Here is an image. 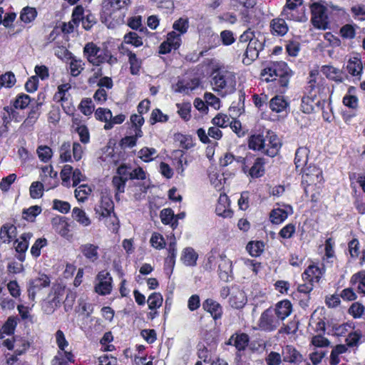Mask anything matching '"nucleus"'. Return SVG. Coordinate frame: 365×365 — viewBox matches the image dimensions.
<instances>
[{
    "mask_svg": "<svg viewBox=\"0 0 365 365\" xmlns=\"http://www.w3.org/2000/svg\"><path fill=\"white\" fill-rule=\"evenodd\" d=\"M38 158L44 163H47L53 155L52 150L47 145H39L36 150Z\"/></svg>",
    "mask_w": 365,
    "mask_h": 365,
    "instance_id": "864d4df0",
    "label": "nucleus"
},
{
    "mask_svg": "<svg viewBox=\"0 0 365 365\" xmlns=\"http://www.w3.org/2000/svg\"><path fill=\"white\" fill-rule=\"evenodd\" d=\"M178 113L185 120L187 121L190 119L191 115V103L189 102H185L182 103H177Z\"/></svg>",
    "mask_w": 365,
    "mask_h": 365,
    "instance_id": "09e8293b",
    "label": "nucleus"
},
{
    "mask_svg": "<svg viewBox=\"0 0 365 365\" xmlns=\"http://www.w3.org/2000/svg\"><path fill=\"white\" fill-rule=\"evenodd\" d=\"M323 175L322 170L315 165H307L302 169V183L309 186L322 182Z\"/></svg>",
    "mask_w": 365,
    "mask_h": 365,
    "instance_id": "0eeeda50",
    "label": "nucleus"
},
{
    "mask_svg": "<svg viewBox=\"0 0 365 365\" xmlns=\"http://www.w3.org/2000/svg\"><path fill=\"white\" fill-rule=\"evenodd\" d=\"M177 256V244L175 240L169 243L168 247V256L165 260V267H169L170 269V272H172L175 264V259Z\"/></svg>",
    "mask_w": 365,
    "mask_h": 365,
    "instance_id": "f704fd0d",
    "label": "nucleus"
},
{
    "mask_svg": "<svg viewBox=\"0 0 365 365\" xmlns=\"http://www.w3.org/2000/svg\"><path fill=\"white\" fill-rule=\"evenodd\" d=\"M200 81L197 78H182L179 79L173 89L175 93L189 94L199 86Z\"/></svg>",
    "mask_w": 365,
    "mask_h": 365,
    "instance_id": "ddd939ff",
    "label": "nucleus"
},
{
    "mask_svg": "<svg viewBox=\"0 0 365 365\" xmlns=\"http://www.w3.org/2000/svg\"><path fill=\"white\" fill-rule=\"evenodd\" d=\"M198 254L190 247H185L182 250L180 260L187 267H195L197 264Z\"/></svg>",
    "mask_w": 365,
    "mask_h": 365,
    "instance_id": "5701e85b",
    "label": "nucleus"
},
{
    "mask_svg": "<svg viewBox=\"0 0 365 365\" xmlns=\"http://www.w3.org/2000/svg\"><path fill=\"white\" fill-rule=\"evenodd\" d=\"M38 106L39 104H37L36 107H32L27 118L23 122L22 127H31L34 125L39 117Z\"/></svg>",
    "mask_w": 365,
    "mask_h": 365,
    "instance_id": "37998d69",
    "label": "nucleus"
},
{
    "mask_svg": "<svg viewBox=\"0 0 365 365\" xmlns=\"http://www.w3.org/2000/svg\"><path fill=\"white\" fill-rule=\"evenodd\" d=\"M124 43L139 47L143 45V40L137 33L130 31L124 36Z\"/></svg>",
    "mask_w": 365,
    "mask_h": 365,
    "instance_id": "603ef678",
    "label": "nucleus"
},
{
    "mask_svg": "<svg viewBox=\"0 0 365 365\" xmlns=\"http://www.w3.org/2000/svg\"><path fill=\"white\" fill-rule=\"evenodd\" d=\"M247 303V298L243 291L236 288L231 292L229 299L230 305L234 309H242Z\"/></svg>",
    "mask_w": 365,
    "mask_h": 365,
    "instance_id": "412c9836",
    "label": "nucleus"
},
{
    "mask_svg": "<svg viewBox=\"0 0 365 365\" xmlns=\"http://www.w3.org/2000/svg\"><path fill=\"white\" fill-rule=\"evenodd\" d=\"M37 11L34 7L26 6L20 14V19L25 24L31 23L37 16Z\"/></svg>",
    "mask_w": 365,
    "mask_h": 365,
    "instance_id": "79ce46f5",
    "label": "nucleus"
},
{
    "mask_svg": "<svg viewBox=\"0 0 365 365\" xmlns=\"http://www.w3.org/2000/svg\"><path fill=\"white\" fill-rule=\"evenodd\" d=\"M267 140L261 134L252 135L250 137L248 140V147L253 150L262 151L264 153V148H266Z\"/></svg>",
    "mask_w": 365,
    "mask_h": 365,
    "instance_id": "c85d7f7f",
    "label": "nucleus"
},
{
    "mask_svg": "<svg viewBox=\"0 0 365 365\" xmlns=\"http://www.w3.org/2000/svg\"><path fill=\"white\" fill-rule=\"evenodd\" d=\"M321 71L327 78L331 81L337 83H341L344 81L342 71L331 65L323 66Z\"/></svg>",
    "mask_w": 365,
    "mask_h": 365,
    "instance_id": "393cba45",
    "label": "nucleus"
},
{
    "mask_svg": "<svg viewBox=\"0 0 365 365\" xmlns=\"http://www.w3.org/2000/svg\"><path fill=\"white\" fill-rule=\"evenodd\" d=\"M271 32L273 35L282 36L285 35L289 27L285 22L284 18H277L272 20L270 23Z\"/></svg>",
    "mask_w": 365,
    "mask_h": 365,
    "instance_id": "a878e982",
    "label": "nucleus"
},
{
    "mask_svg": "<svg viewBox=\"0 0 365 365\" xmlns=\"http://www.w3.org/2000/svg\"><path fill=\"white\" fill-rule=\"evenodd\" d=\"M74 362V356L71 351H58L51 361V365H69Z\"/></svg>",
    "mask_w": 365,
    "mask_h": 365,
    "instance_id": "72a5a7b5",
    "label": "nucleus"
},
{
    "mask_svg": "<svg viewBox=\"0 0 365 365\" xmlns=\"http://www.w3.org/2000/svg\"><path fill=\"white\" fill-rule=\"evenodd\" d=\"M58 173L53 170L52 165H45L41 168L40 178L46 190L56 187L58 184Z\"/></svg>",
    "mask_w": 365,
    "mask_h": 365,
    "instance_id": "9d476101",
    "label": "nucleus"
},
{
    "mask_svg": "<svg viewBox=\"0 0 365 365\" xmlns=\"http://www.w3.org/2000/svg\"><path fill=\"white\" fill-rule=\"evenodd\" d=\"M15 75L11 72H6L0 76V89L4 88H11L16 83Z\"/></svg>",
    "mask_w": 365,
    "mask_h": 365,
    "instance_id": "de8ad7c7",
    "label": "nucleus"
},
{
    "mask_svg": "<svg viewBox=\"0 0 365 365\" xmlns=\"http://www.w3.org/2000/svg\"><path fill=\"white\" fill-rule=\"evenodd\" d=\"M128 180L123 178V177H115L113 178V185L115 189V199L117 200H120V194L123 193L125 192V183Z\"/></svg>",
    "mask_w": 365,
    "mask_h": 365,
    "instance_id": "49530a36",
    "label": "nucleus"
},
{
    "mask_svg": "<svg viewBox=\"0 0 365 365\" xmlns=\"http://www.w3.org/2000/svg\"><path fill=\"white\" fill-rule=\"evenodd\" d=\"M282 356L285 362L299 363L302 361V355L292 345H286L282 347Z\"/></svg>",
    "mask_w": 365,
    "mask_h": 365,
    "instance_id": "dca6fc26",
    "label": "nucleus"
},
{
    "mask_svg": "<svg viewBox=\"0 0 365 365\" xmlns=\"http://www.w3.org/2000/svg\"><path fill=\"white\" fill-rule=\"evenodd\" d=\"M289 106L288 101L282 96L277 95L269 101V108L275 113H282Z\"/></svg>",
    "mask_w": 365,
    "mask_h": 365,
    "instance_id": "2f4dec72",
    "label": "nucleus"
},
{
    "mask_svg": "<svg viewBox=\"0 0 365 365\" xmlns=\"http://www.w3.org/2000/svg\"><path fill=\"white\" fill-rule=\"evenodd\" d=\"M203 35L207 36L208 39L207 43L208 46L205 48L204 51H200V56H204L205 53L210 49L215 48L219 43V36L217 34L213 32L210 29H206L203 32L201 33L200 36L202 37ZM202 40V38H200Z\"/></svg>",
    "mask_w": 365,
    "mask_h": 365,
    "instance_id": "473e14b6",
    "label": "nucleus"
},
{
    "mask_svg": "<svg viewBox=\"0 0 365 365\" xmlns=\"http://www.w3.org/2000/svg\"><path fill=\"white\" fill-rule=\"evenodd\" d=\"M78 108L85 115H90L93 113L95 106L91 98H86L81 100Z\"/></svg>",
    "mask_w": 365,
    "mask_h": 365,
    "instance_id": "8fccbe9b",
    "label": "nucleus"
},
{
    "mask_svg": "<svg viewBox=\"0 0 365 365\" xmlns=\"http://www.w3.org/2000/svg\"><path fill=\"white\" fill-rule=\"evenodd\" d=\"M175 215L173 211L170 208L163 209L160 212V219L164 225H170L173 229L178 226L177 220H174Z\"/></svg>",
    "mask_w": 365,
    "mask_h": 365,
    "instance_id": "a19ab883",
    "label": "nucleus"
},
{
    "mask_svg": "<svg viewBox=\"0 0 365 365\" xmlns=\"http://www.w3.org/2000/svg\"><path fill=\"white\" fill-rule=\"evenodd\" d=\"M47 240L45 238H38L36 240L34 244L31 248V254L35 258H37L41 255V249L46 246Z\"/></svg>",
    "mask_w": 365,
    "mask_h": 365,
    "instance_id": "680f3d73",
    "label": "nucleus"
},
{
    "mask_svg": "<svg viewBox=\"0 0 365 365\" xmlns=\"http://www.w3.org/2000/svg\"><path fill=\"white\" fill-rule=\"evenodd\" d=\"M242 9L240 11L242 21L250 26L259 25L267 16L266 7L262 4H257V0H236Z\"/></svg>",
    "mask_w": 365,
    "mask_h": 365,
    "instance_id": "f03ea898",
    "label": "nucleus"
},
{
    "mask_svg": "<svg viewBox=\"0 0 365 365\" xmlns=\"http://www.w3.org/2000/svg\"><path fill=\"white\" fill-rule=\"evenodd\" d=\"M111 111L108 108H98L95 112V117L97 120L105 122H110L111 119Z\"/></svg>",
    "mask_w": 365,
    "mask_h": 365,
    "instance_id": "e2e57ef3",
    "label": "nucleus"
},
{
    "mask_svg": "<svg viewBox=\"0 0 365 365\" xmlns=\"http://www.w3.org/2000/svg\"><path fill=\"white\" fill-rule=\"evenodd\" d=\"M129 63L130 65V73L133 75H136L138 73L140 66H141V61L139 60L136 55L134 53H132L130 51L128 53Z\"/></svg>",
    "mask_w": 365,
    "mask_h": 365,
    "instance_id": "13d9d810",
    "label": "nucleus"
},
{
    "mask_svg": "<svg viewBox=\"0 0 365 365\" xmlns=\"http://www.w3.org/2000/svg\"><path fill=\"white\" fill-rule=\"evenodd\" d=\"M264 164L265 160L262 158H257L255 159L252 165L250 168L251 164H248V170L246 173L252 178H258L262 177L264 173Z\"/></svg>",
    "mask_w": 365,
    "mask_h": 365,
    "instance_id": "4be33fe9",
    "label": "nucleus"
},
{
    "mask_svg": "<svg viewBox=\"0 0 365 365\" xmlns=\"http://www.w3.org/2000/svg\"><path fill=\"white\" fill-rule=\"evenodd\" d=\"M326 8L319 3H314L311 6L312 21L314 27L326 29L328 26V17Z\"/></svg>",
    "mask_w": 365,
    "mask_h": 365,
    "instance_id": "6e6552de",
    "label": "nucleus"
},
{
    "mask_svg": "<svg viewBox=\"0 0 365 365\" xmlns=\"http://www.w3.org/2000/svg\"><path fill=\"white\" fill-rule=\"evenodd\" d=\"M173 28L175 31L180 32L179 34H184L189 28V21L187 18H180L173 24Z\"/></svg>",
    "mask_w": 365,
    "mask_h": 365,
    "instance_id": "bf43d9fd",
    "label": "nucleus"
},
{
    "mask_svg": "<svg viewBox=\"0 0 365 365\" xmlns=\"http://www.w3.org/2000/svg\"><path fill=\"white\" fill-rule=\"evenodd\" d=\"M216 214L222 217H232V212L230 208V200L225 194H220L215 208Z\"/></svg>",
    "mask_w": 365,
    "mask_h": 365,
    "instance_id": "f3484780",
    "label": "nucleus"
},
{
    "mask_svg": "<svg viewBox=\"0 0 365 365\" xmlns=\"http://www.w3.org/2000/svg\"><path fill=\"white\" fill-rule=\"evenodd\" d=\"M202 308L210 313L215 320L219 319L222 315V307L212 299H207L202 303Z\"/></svg>",
    "mask_w": 365,
    "mask_h": 365,
    "instance_id": "a211bd4d",
    "label": "nucleus"
},
{
    "mask_svg": "<svg viewBox=\"0 0 365 365\" xmlns=\"http://www.w3.org/2000/svg\"><path fill=\"white\" fill-rule=\"evenodd\" d=\"M281 322L282 321L275 314V311L268 308L261 314L257 325L261 331L272 332L279 327Z\"/></svg>",
    "mask_w": 365,
    "mask_h": 365,
    "instance_id": "423d86ee",
    "label": "nucleus"
},
{
    "mask_svg": "<svg viewBox=\"0 0 365 365\" xmlns=\"http://www.w3.org/2000/svg\"><path fill=\"white\" fill-rule=\"evenodd\" d=\"M275 311V314L283 322L292 312V304L289 300H282L275 305L269 307Z\"/></svg>",
    "mask_w": 365,
    "mask_h": 365,
    "instance_id": "b1692460",
    "label": "nucleus"
},
{
    "mask_svg": "<svg viewBox=\"0 0 365 365\" xmlns=\"http://www.w3.org/2000/svg\"><path fill=\"white\" fill-rule=\"evenodd\" d=\"M50 284L49 277L44 274H40L38 277L31 280L28 287L29 298L34 301L36 292L44 287H48Z\"/></svg>",
    "mask_w": 365,
    "mask_h": 365,
    "instance_id": "9b49d317",
    "label": "nucleus"
},
{
    "mask_svg": "<svg viewBox=\"0 0 365 365\" xmlns=\"http://www.w3.org/2000/svg\"><path fill=\"white\" fill-rule=\"evenodd\" d=\"M130 4V0H105L103 2V12L108 16L120 9L127 7Z\"/></svg>",
    "mask_w": 365,
    "mask_h": 365,
    "instance_id": "2eb2a0df",
    "label": "nucleus"
},
{
    "mask_svg": "<svg viewBox=\"0 0 365 365\" xmlns=\"http://www.w3.org/2000/svg\"><path fill=\"white\" fill-rule=\"evenodd\" d=\"M41 212V207L38 205L31 206L24 210L23 212L24 217L26 220L34 221L35 217Z\"/></svg>",
    "mask_w": 365,
    "mask_h": 365,
    "instance_id": "338daca9",
    "label": "nucleus"
},
{
    "mask_svg": "<svg viewBox=\"0 0 365 365\" xmlns=\"http://www.w3.org/2000/svg\"><path fill=\"white\" fill-rule=\"evenodd\" d=\"M113 202L110 197L108 196H103L101 197L100 205L96 207V211L101 217H106L113 211Z\"/></svg>",
    "mask_w": 365,
    "mask_h": 365,
    "instance_id": "cd10ccee",
    "label": "nucleus"
},
{
    "mask_svg": "<svg viewBox=\"0 0 365 365\" xmlns=\"http://www.w3.org/2000/svg\"><path fill=\"white\" fill-rule=\"evenodd\" d=\"M98 283L95 286L96 292L101 295L109 294L112 289V277L109 272L103 270L96 277Z\"/></svg>",
    "mask_w": 365,
    "mask_h": 365,
    "instance_id": "1a4fd4ad",
    "label": "nucleus"
},
{
    "mask_svg": "<svg viewBox=\"0 0 365 365\" xmlns=\"http://www.w3.org/2000/svg\"><path fill=\"white\" fill-rule=\"evenodd\" d=\"M281 16L287 20L299 22L305 21L307 19L305 15L303 1L287 0L281 12Z\"/></svg>",
    "mask_w": 365,
    "mask_h": 365,
    "instance_id": "39448f33",
    "label": "nucleus"
},
{
    "mask_svg": "<svg viewBox=\"0 0 365 365\" xmlns=\"http://www.w3.org/2000/svg\"><path fill=\"white\" fill-rule=\"evenodd\" d=\"M346 70L350 75L360 79L363 71V64L361 59L358 57L351 58L347 62Z\"/></svg>",
    "mask_w": 365,
    "mask_h": 365,
    "instance_id": "bb28decb",
    "label": "nucleus"
},
{
    "mask_svg": "<svg viewBox=\"0 0 365 365\" xmlns=\"http://www.w3.org/2000/svg\"><path fill=\"white\" fill-rule=\"evenodd\" d=\"M45 185L41 182H34L30 186V195L34 199L40 198L43 195V191Z\"/></svg>",
    "mask_w": 365,
    "mask_h": 365,
    "instance_id": "5fc2aeb1",
    "label": "nucleus"
},
{
    "mask_svg": "<svg viewBox=\"0 0 365 365\" xmlns=\"http://www.w3.org/2000/svg\"><path fill=\"white\" fill-rule=\"evenodd\" d=\"M91 192V188L86 184L77 187L75 190V197L79 202H84Z\"/></svg>",
    "mask_w": 365,
    "mask_h": 365,
    "instance_id": "a18cd8bd",
    "label": "nucleus"
},
{
    "mask_svg": "<svg viewBox=\"0 0 365 365\" xmlns=\"http://www.w3.org/2000/svg\"><path fill=\"white\" fill-rule=\"evenodd\" d=\"M249 341L250 338L247 334H236L230 337L228 344L235 346V348L240 351L246 349Z\"/></svg>",
    "mask_w": 365,
    "mask_h": 365,
    "instance_id": "c756f323",
    "label": "nucleus"
},
{
    "mask_svg": "<svg viewBox=\"0 0 365 365\" xmlns=\"http://www.w3.org/2000/svg\"><path fill=\"white\" fill-rule=\"evenodd\" d=\"M364 307L359 303L354 302L349 309V313L355 319L361 318L364 314Z\"/></svg>",
    "mask_w": 365,
    "mask_h": 365,
    "instance_id": "774afa93",
    "label": "nucleus"
},
{
    "mask_svg": "<svg viewBox=\"0 0 365 365\" xmlns=\"http://www.w3.org/2000/svg\"><path fill=\"white\" fill-rule=\"evenodd\" d=\"M83 53L88 61L95 66L104 62L110 65L117 62V58L113 57L108 50L101 49L92 42L86 44Z\"/></svg>",
    "mask_w": 365,
    "mask_h": 365,
    "instance_id": "20e7f679",
    "label": "nucleus"
},
{
    "mask_svg": "<svg viewBox=\"0 0 365 365\" xmlns=\"http://www.w3.org/2000/svg\"><path fill=\"white\" fill-rule=\"evenodd\" d=\"M138 156L143 161L149 163L158 157V152L154 148L144 147L138 151Z\"/></svg>",
    "mask_w": 365,
    "mask_h": 365,
    "instance_id": "ea45409f",
    "label": "nucleus"
},
{
    "mask_svg": "<svg viewBox=\"0 0 365 365\" xmlns=\"http://www.w3.org/2000/svg\"><path fill=\"white\" fill-rule=\"evenodd\" d=\"M72 217L83 227H88L91 224V220L85 211L78 207H74L73 209Z\"/></svg>",
    "mask_w": 365,
    "mask_h": 365,
    "instance_id": "58836bf2",
    "label": "nucleus"
},
{
    "mask_svg": "<svg viewBox=\"0 0 365 365\" xmlns=\"http://www.w3.org/2000/svg\"><path fill=\"white\" fill-rule=\"evenodd\" d=\"M131 123V130L137 134V136L142 137L143 133L141 127L144 124L145 120L141 114H133L130 118Z\"/></svg>",
    "mask_w": 365,
    "mask_h": 365,
    "instance_id": "4c0bfd02",
    "label": "nucleus"
},
{
    "mask_svg": "<svg viewBox=\"0 0 365 365\" xmlns=\"http://www.w3.org/2000/svg\"><path fill=\"white\" fill-rule=\"evenodd\" d=\"M309 153V150L305 147H300L297 150L294 158L297 168H302L303 169L307 165Z\"/></svg>",
    "mask_w": 365,
    "mask_h": 365,
    "instance_id": "c9c22d12",
    "label": "nucleus"
},
{
    "mask_svg": "<svg viewBox=\"0 0 365 365\" xmlns=\"http://www.w3.org/2000/svg\"><path fill=\"white\" fill-rule=\"evenodd\" d=\"M212 123L218 128H226L230 123V118L225 114L219 113L212 120Z\"/></svg>",
    "mask_w": 365,
    "mask_h": 365,
    "instance_id": "69168bd1",
    "label": "nucleus"
},
{
    "mask_svg": "<svg viewBox=\"0 0 365 365\" xmlns=\"http://www.w3.org/2000/svg\"><path fill=\"white\" fill-rule=\"evenodd\" d=\"M71 143L69 142L63 143L60 148V159L62 162L71 161Z\"/></svg>",
    "mask_w": 365,
    "mask_h": 365,
    "instance_id": "0e129e2a",
    "label": "nucleus"
},
{
    "mask_svg": "<svg viewBox=\"0 0 365 365\" xmlns=\"http://www.w3.org/2000/svg\"><path fill=\"white\" fill-rule=\"evenodd\" d=\"M31 102V98L29 95L21 93L17 96L14 106L15 108L24 109Z\"/></svg>",
    "mask_w": 365,
    "mask_h": 365,
    "instance_id": "4d7b16f0",
    "label": "nucleus"
},
{
    "mask_svg": "<svg viewBox=\"0 0 365 365\" xmlns=\"http://www.w3.org/2000/svg\"><path fill=\"white\" fill-rule=\"evenodd\" d=\"M267 140L264 154L270 157H274L277 155L282 146L279 138L273 133L267 132L265 137Z\"/></svg>",
    "mask_w": 365,
    "mask_h": 365,
    "instance_id": "4468645a",
    "label": "nucleus"
},
{
    "mask_svg": "<svg viewBox=\"0 0 365 365\" xmlns=\"http://www.w3.org/2000/svg\"><path fill=\"white\" fill-rule=\"evenodd\" d=\"M16 227L9 223H6L1 227L0 238L4 243H9L16 237Z\"/></svg>",
    "mask_w": 365,
    "mask_h": 365,
    "instance_id": "7c9ffc66",
    "label": "nucleus"
},
{
    "mask_svg": "<svg viewBox=\"0 0 365 365\" xmlns=\"http://www.w3.org/2000/svg\"><path fill=\"white\" fill-rule=\"evenodd\" d=\"M292 213V208L287 205L284 208H276L271 211L269 219L272 223L279 225L283 222L289 215Z\"/></svg>",
    "mask_w": 365,
    "mask_h": 365,
    "instance_id": "6ab92c4d",
    "label": "nucleus"
},
{
    "mask_svg": "<svg viewBox=\"0 0 365 365\" xmlns=\"http://www.w3.org/2000/svg\"><path fill=\"white\" fill-rule=\"evenodd\" d=\"M177 140L180 143V146L185 150H188L194 146V141L190 135L178 134L176 136Z\"/></svg>",
    "mask_w": 365,
    "mask_h": 365,
    "instance_id": "052dcab7",
    "label": "nucleus"
},
{
    "mask_svg": "<svg viewBox=\"0 0 365 365\" xmlns=\"http://www.w3.org/2000/svg\"><path fill=\"white\" fill-rule=\"evenodd\" d=\"M259 53V52L257 49L252 47V44H250L248 43L246 51L244 53L245 58H243V63L245 64H250L258 57Z\"/></svg>",
    "mask_w": 365,
    "mask_h": 365,
    "instance_id": "6e6d98bb",
    "label": "nucleus"
},
{
    "mask_svg": "<svg viewBox=\"0 0 365 365\" xmlns=\"http://www.w3.org/2000/svg\"><path fill=\"white\" fill-rule=\"evenodd\" d=\"M325 272L323 264H310L303 272L302 278L307 282L318 283Z\"/></svg>",
    "mask_w": 365,
    "mask_h": 365,
    "instance_id": "f8f14e48",
    "label": "nucleus"
},
{
    "mask_svg": "<svg viewBox=\"0 0 365 365\" xmlns=\"http://www.w3.org/2000/svg\"><path fill=\"white\" fill-rule=\"evenodd\" d=\"M163 302V296L159 292L152 293L148 299V307L150 310H155L161 307Z\"/></svg>",
    "mask_w": 365,
    "mask_h": 365,
    "instance_id": "c03bdc74",
    "label": "nucleus"
},
{
    "mask_svg": "<svg viewBox=\"0 0 365 365\" xmlns=\"http://www.w3.org/2000/svg\"><path fill=\"white\" fill-rule=\"evenodd\" d=\"M261 76L267 82L277 81L283 88L287 87L292 71L284 61L271 62L264 68Z\"/></svg>",
    "mask_w": 365,
    "mask_h": 365,
    "instance_id": "7ed1b4c3",
    "label": "nucleus"
},
{
    "mask_svg": "<svg viewBox=\"0 0 365 365\" xmlns=\"http://www.w3.org/2000/svg\"><path fill=\"white\" fill-rule=\"evenodd\" d=\"M99 247L91 243H86L80 247V251L90 262H96L99 259Z\"/></svg>",
    "mask_w": 365,
    "mask_h": 365,
    "instance_id": "aec40b11",
    "label": "nucleus"
},
{
    "mask_svg": "<svg viewBox=\"0 0 365 365\" xmlns=\"http://www.w3.org/2000/svg\"><path fill=\"white\" fill-rule=\"evenodd\" d=\"M264 245L261 241L251 242L247 245V250L249 253L253 256H259L264 250Z\"/></svg>",
    "mask_w": 365,
    "mask_h": 365,
    "instance_id": "3c124183",
    "label": "nucleus"
},
{
    "mask_svg": "<svg viewBox=\"0 0 365 365\" xmlns=\"http://www.w3.org/2000/svg\"><path fill=\"white\" fill-rule=\"evenodd\" d=\"M351 283L359 293L365 294V271H361L354 274L351 277Z\"/></svg>",
    "mask_w": 365,
    "mask_h": 365,
    "instance_id": "e433bc0d",
    "label": "nucleus"
},
{
    "mask_svg": "<svg viewBox=\"0 0 365 365\" xmlns=\"http://www.w3.org/2000/svg\"><path fill=\"white\" fill-rule=\"evenodd\" d=\"M211 85L213 90L222 96L231 94L236 89L235 73L225 67L215 69L212 73Z\"/></svg>",
    "mask_w": 365,
    "mask_h": 365,
    "instance_id": "f257e3e1",
    "label": "nucleus"
}]
</instances>
